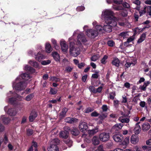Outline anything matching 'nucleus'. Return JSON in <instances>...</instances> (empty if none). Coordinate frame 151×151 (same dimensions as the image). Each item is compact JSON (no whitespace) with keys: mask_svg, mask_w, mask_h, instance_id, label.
Segmentation results:
<instances>
[{"mask_svg":"<svg viewBox=\"0 0 151 151\" xmlns=\"http://www.w3.org/2000/svg\"><path fill=\"white\" fill-rule=\"evenodd\" d=\"M101 17L105 20L106 25L102 27L101 32L103 30L110 32L112 30V27L116 25V21H118V19L114 17V13L111 10H105L102 12Z\"/></svg>","mask_w":151,"mask_h":151,"instance_id":"nucleus-1","label":"nucleus"},{"mask_svg":"<svg viewBox=\"0 0 151 151\" xmlns=\"http://www.w3.org/2000/svg\"><path fill=\"white\" fill-rule=\"evenodd\" d=\"M20 77L26 81L29 80L30 78V76L27 74L23 73L21 76L17 78L16 80V83H13V87L14 89L17 91H21L24 89L27 86V83L25 82H22L20 81Z\"/></svg>","mask_w":151,"mask_h":151,"instance_id":"nucleus-2","label":"nucleus"},{"mask_svg":"<svg viewBox=\"0 0 151 151\" xmlns=\"http://www.w3.org/2000/svg\"><path fill=\"white\" fill-rule=\"evenodd\" d=\"M102 27L101 25L96 26L95 29H90L86 31L87 35L91 38H94L96 37L98 33L102 30Z\"/></svg>","mask_w":151,"mask_h":151,"instance_id":"nucleus-3","label":"nucleus"},{"mask_svg":"<svg viewBox=\"0 0 151 151\" xmlns=\"http://www.w3.org/2000/svg\"><path fill=\"white\" fill-rule=\"evenodd\" d=\"M69 53L70 55L73 57H76L80 53V50L79 47L73 45L72 42H70Z\"/></svg>","mask_w":151,"mask_h":151,"instance_id":"nucleus-4","label":"nucleus"},{"mask_svg":"<svg viewBox=\"0 0 151 151\" xmlns=\"http://www.w3.org/2000/svg\"><path fill=\"white\" fill-rule=\"evenodd\" d=\"M110 136L109 133L103 132L100 134L99 138L100 140L103 142H106L109 139Z\"/></svg>","mask_w":151,"mask_h":151,"instance_id":"nucleus-5","label":"nucleus"},{"mask_svg":"<svg viewBox=\"0 0 151 151\" xmlns=\"http://www.w3.org/2000/svg\"><path fill=\"white\" fill-rule=\"evenodd\" d=\"M114 3L116 5H114L113 6L114 9H123L122 7H120V6L123 1V0H113Z\"/></svg>","mask_w":151,"mask_h":151,"instance_id":"nucleus-6","label":"nucleus"},{"mask_svg":"<svg viewBox=\"0 0 151 151\" xmlns=\"http://www.w3.org/2000/svg\"><path fill=\"white\" fill-rule=\"evenodd\" d=\"M79 128L81 131L84 132L88 128L87 124L85 122H82L79 125Z\"/></svg>","mask_w":151,"mask_h":151,"instance_id":"nucleus-7","label":"nucleus"},{"mask_svg":"<svg viewBox=\"0 0 151 151\" xmlns=\"http://www.w3.org/2000/svg\"><path fill=\"white\" fill-rule=\"evenodd\" d=\"M77 37L78 40L79 42H82L83 43H85L87 41L85 35L83 33H81L78 34Z\"/></svg>","mask_w":151,"mask_h":151,"instance_id":"nucleus-8","label":"nucleus"},{"mask_svg":"<svg viewBox=\"0 0 151 151\" xmlns=\"http://www.w3.org/2000/svg\"><path fill=\"white\" fill-rule=\"evenodd\" d=\"M60 45L62 51L64 52H67L68 50V47L65 41L62 40L60 41Z\"/></svg>","mask_w":151,"mask_h":151,"instance_id":"nucleus-9","label":"nucleus"},{"mask_svg":"<svg viewBox=\"0 0 151 151\" xmlns=\"http://www.w3.org/2000/svg\"><path fill=\"white\" fill-rule=\"evenodd\" d=\"M113 138L114 140L116 142H120L123 139V135L119 134L114 135Z\"/></svg>","mask_w":151,"mask_h":151,"instance_id":"nucleus-10","label":"nucleus"},{"mask_svg":"<svg viewBox=\"0 0 151 151\" xmlns=\"http://www.w3.org/2000/svg\"><path fill=\"white\" fill-rule=\"evenodd\" d=\"M23 98L20 96H18L17 95V99L13 97L9 99V102L12 104H14L15 102L17 100L21 101L22 100Z\"/></svg>","mask_w":151,"mask_h":151,"instance_id":"nucleus-11","label":"nucleus"},{"mask_svg":"<svg viewBox=\"0 0 151 151\" xmlns=\"http://www.w3.org/2000/svg\"><path fill=\"white\" fill-rule=\"evenodd\" d=\"M130 141L132 144H136L139 141V138L137 135L133 134L131 136Z\"/></svg>","mask_w":151,"mask_h":151,"instance_id":"nucleus-12","label":"nucleus"},{"mask_svg":"<svg viewBox=\"0 0 151 151\" xmlns=\"http://www.w3.org/2000/svg\"><path fill=\"white\" fill-rule=\"evenodd\" d=\"M65 121L67 123L72 124L77 122L78 119L74 118L67 117L65 119Z\"/></svg>","mask_w":151,"mask_h":151,"instance_id":"nucleus-13","label":"nucleus"},{"mask_svg":"<svg viewBox=\"0 0 151 151\" xmlns=\"http://www.w3.org/2000/svg\"><path fill=\"white\" fill-rule=\"evenodd\" d=\"M59 136L60 137L66 139L68 137V133L66 131H62L60 133Z\"/></svg>","mask_w":151,"mask_h":151,"instance_id":"nucleus-14","label":"nucleus"},{"mask_svg":"<svg viewBox=\"0 0 151 151\" xmlns=\"http://www.w3.org/2000/svg\"><path fill=\"white\" fill-rule=\"evenodd\" d=\"M37 116L36 112L35 111H32L29 116V121L30 122H32L35 119Z\"/></svg>","mask_w":151,"mask_h":151,"instance_id":"nucleus-15","label":"nucleus"},{"mask_svg":"<svg viewBox=\"0 0 151 151\" xmlns=\"http://www.w3.org/2000/svg\"><path fill=\"white\" fill-rule=\"evenodd\" d=\"M150 125L147 123L143 124L142 126V129L144 132L148 130L150 128Z\"/></svg>","mask_w":151,"mask_h":151,"instance_id":"nucleus-16","label":"nucleus"},{"mask_svg":"<svg viewBox=\"0 0 151 151\" xmlns=\"http://www.w3.org/2000/svg\"><path fill=\"white\" fill-rule=\"evenodd\" d=\"M99 139V137L96 136H94L92 139V142L93 144L94 145H97L100 143Z\"/></svg>","mask_w":151,"mask_h":151,"instance_id":"nucleus-17","label":"nucleus"},{"mask_svg":"<svg viewBox=\"0 0 151 151\" xmlns=\"http://www.w3.org/2000/svg\"><path fill=\"white\" fill-rule=\"evenodd\" d=\"M48 151H58V148L57 146L55 145H51L48 148Z\"/></svg>","mask_w":151,"mask_h":151,"instance_id":"nucleus-18","label":"nucleus"},{"mask_svg":"<svg viewBox=\"0 0 151 151\" xmlns=\"http://www.w3.org/2000/svg\"><path fill=\"white\" fill-rule=\"evenodd\" d=\"M45 50L47 53H50L52 50V48L50 45L48 43H47L45 44Z\"/></svg>","mask_w":151,"mask_h":151,"instance_id":"nucleus-19","label":"nucleus"},{"mask_svg":"<svg viewBox=\"0 0 151 151\" xmlns=\"http://www.w3.org/2000/svg\"><path fill=\"white\" fill-rule=\"evenodd\" d=\"M119 120L122 123H128L129 122V119L128 118H124V116H121L119 119Z\"/></svg>","mask_w":151,"mask_h":151,"instance_id":"nucleus-20","label":"nucleus"},{"mask_svg":"<svg viewBox=\"0 0 151 151\" xmlns=\"http://www.w3.org/2000/svg\"><path fill=\"white\" fill-rule=\"evenodd\" d=\"M1 119L3 121V122L5 124L8 123L10 121V119L6 117L4 115L1 116Z\"/></svg>","mask_w":151,"mask_h":151,"instance_id":"nucleus-21","label":"nucleus"},{"mask_svg":"<svg viewBox=\"0 0 151 151\" xmlns=\"http://www.w3.org/2000/svg\"><path fill=\"white\" fill-rule=\"evenodd\" d=\"M24 69L25 70L32 73L35 72V70L34 68L27 65H25Z\"/></svg>","mask_w":151,"mask_h":151,"instance_id":"nucleus-22","label":"nucleus"},{"mask_svg":"<svg viewBox=\"0 0 151 151\" xmlns=\"http://www.w3.org/2000/svg\"><path fill=\"white\" fill-rule=\"evenodd\" d=\"M68 109L66 108H64L60 114L59 116L60 117L62 118L64 117L65 116L66 113Z\"/></svg>","mask_w":151,"mask_h":151,"instance_id":"nucleus-23","label":"nucleus"},{"mask_svg":"<svg viewBox=\"0 0 151 151\" xmlns=\"http://www.w3.org/2000/svg\"><path fill=\"white\" fill-rule=\"evenodd\" d=\"M140 123V122H139L136 124V126L134 129V131L137 134H139L141 131V128L139 125Z\"/></svg>","mask_w":151,"mask_h":151,"instance_id":"nucleus-24","label":"nucleus"},{"mask_svg":"<svg viewBox=\"0 0 151 151\" xmlns=\"http://www.w3.org/2000/svg\"><path fill=\"white\" fill-rule=\"evenodd\" d=\"M35 59L39 61H41L42 59L44 58V56L39 52H38L37 55H35Z\"/></svg>","mask_w":151,"mask_h":151,"instance_id":"nucleus-25","label":"nucleus"},{"mask_svg":"<svg viewBox=\"0 0 151 151\" xmlns=\"http://www.w3.org/2000/svg\"><path fill=\"white\" fill-rule=\"evenodd\" d=\"M146 36V34L145 33H143L140 36V38L138 39L137 41V42L138 43H140L142 42L143 41H144L145 38Z\"/></svg>","mask_w":151,"mask_h":151,"instance_id":"nucleus-26","label":"nucleus"},{"mask_svg":"<svg viewBox=\"0 0 151 151\" xmlns=\"http://www.w3.org/2000/svg\"><path fill=\"white\" fill-rule=\"evenodd\" d=\"M134 39V36L133 35L130 37L127 40V41L124 42V44L125 46H127V44H129L130 42L133 41Z\"/></svg>","mask_w":151,"mask_h":151,"instance_id":"nucleus-27","label":"nucleus"},{"mask_svg":"<svg viewBox=\"0 0 151 151\" xmlns=\"http://www.w3.org/2000/svg\"><path fill=\"white\" fill-rule=\"evenodd\" d=\"M70 131L72 134L74 136L78 135L79 133V131L76 128L73 129Z\"/></svg>","mask_w":151,"mask_h":151,"instance_id":"nucleus-28","label":"nucleus"},{"mask_svg":"<svg viewBox=\"0 0 151 151\" xmlns=\"http://www.w3.org/2000/svg\"><path fill=\"white\" fill-rule=\"evenodd\" d=\"M112 64L116 67H119L120 63V61L118 59L114 58L112 62Z\"/></svg>","mask_w":151,"mask_h":151,"instance_id":"nucleus-29","label":"nucleus"},{"mask_svg":"<svg viewBox=\"0 0 151 151\" xmlns=\"http://www.w3.org/2000/svg\"><path fill=\"white\" fill-rule=\"evenodd\" d=\"M52 56L54 59L56 61H58L60 60V56L58 53L56 52H54L52 53Z\"/></svg>","mask_w":151,"mask_h":151,"instance_id":"nucleus-30","label":"nucleus"},{"mask_svg":"<svg viewBox=\"0 0 151 151\" xmlns=\"http://www.w3.org/2000/svg\"><path fill=\"white\" fill-rule=\"evenodd\" d=\"M8 114L10 116H14L16 114V111L13 109H8Z\"/></svg>","mask_w":151,"mask_h":151,"instance_id":"nucleus-31","label":"nucleus"},{"mask_svg":"<svg viewBox=\"0 0 151 151\" xmlns=\"http://www.w3.org/2000/svg\"><path fill=\"white\" fill-rule=\"evenodd\" d=\"M2 141L4 142L5 145H6L8 142V138L6 136L5 134L4 136V139H3L2 138H0V146H1V143Z\"/></svg>","mask_w":151,"mask_h":151,"instance_id":"nucleus-32","label":"nucleus"},{"mask_svg":"<svg viewBox=\"0 0 151 151\" xmlns=\"http://www.w3.org/2000/svg\"><path fill=\"white\" fill-rule=\"evenodd\" d=\"M60 143L59 140L57 138L54 139L51 141L50 144L51 145H56Z\"/></svg>","mask_w":151,"mask_h":151,"instance_id":"nucleus-33","label":"nucleus"},{"mask_svg":"<svg viewBox=\"0 0 151 151\" xmlns=\"http://www.w3.org/2000/svg\"><path fill=\"white\" fill-rule=\"evenodd\" d=\"M123 124H117L114 125L113 127V129L116 130H118L122 129L123 127Z\"/></svg>","mask_w":151,"mask_h":151,"instance_id":"nucleus-34","label":"nucleus"},{"mask_svg":"<svg viewBox=\"0 0 151 151\" xmlns=\"http://www.w3.org/2000/svg\"><path fill=\"white\" fill-rule=\"evenodd\" d=\"M129 138L127 137L125 138L124 140L122 142V145H124L127 146L129 143Z\"/></svg>","mask_w":151,"mask_h":151,"instance_id":"nucleus-35","label":"nucleus"},{"mask_svg":"<svg viewBox=\"0 0 151 151\" xmlns=\"http://www.w3.org/2000/svg\"><path fill=\"white\" fill-rule=\"evenodd\" d=\"M119 36L123 38H126L128 37L129 35L127 32H123L120 33L119 34Z\"/></svg>","mask_w":151,"mask_h":151,"instance_id":"nucleus-36","label":"nucleus"},{"mask_svg":"<svg viewBox=\"0 0 151 151\" xmlns=\"http://www.w3.org/2000/svg\"><path fill=\"white\" fill-rule=\"evenodd\" d=\"M98 131V129L96 128L94 129L89 130L88 133L90 135H92L95 134Z\"/></svg>","mask_w":151,"mask_h":151,"instance_id":"nucleus-37","label":"nucleus"},{"mask_svg":"<svg viewBox=\"0 0 151 151\" xmlns=\"http://www.w3.org/2000/svg\"><path fill=\"white\" fill-rule=\"evenodd\" d=\"M149 84V81H147L146 82L144 83V84L143 86H140L139 89L144 91H145L146 90V87Z\"/></svg>","mask_w":151,"mask_h":151,"instance_id":"nucleus-38","label":"nucleus"},{"mask_svg":"<svg viewBox=\"0 0 151 151\" xmlns=\"http://www.w3.org/2000/svg\"><path fill=\"white\" fill-rule=\"evenodd\" d=\"M29 63L31 65L34 66L35 67L37 68L38 66V64L36 61H32L31 60H29Z\"/></svg>","mask_w":151,"mask_h":151,"instance_id":"nucleus-39","label":"nucleus"},{"mask_svg":"<svg viewBox=\"0 0 151 151\" xmlns=\"http://www.w3.org/2000/svg\"><path fill=\"white\" fill-rule=\"evenodd\" d=\"M108 58V56L107 55H104L101 60V63L103 64H105L107 62L106 60Z\"/></svg>","mask_w":151,"mask_h":151,"instance_id":"nucleus-40","label":"nucleus"},{"mask_svg":"<svg viewBox=\"0 0 151 151\" xmlns=\"http://www.w3.org/2000/svg\"><path fill=\"white\" fill-rule=\"evenodd\" d=\"M100 56L99 55H95L92 56L91 58V60L92 61H95L99 58Z\"/></svg>","mask_w":151,"mask_h":151,"instance_id":"nucleus-41","label":"nucleus"},{"mask_svg":"<svg viewBox=\"0 0 151 151\" xmlns=\"http://www.w3.org/2000/svg\"><path fill=\"white\" fill-rule=\"evenodd\" d=\"M34 96L33 93L30 94L27 96L25 98V100L27 101H30Z\"/></svg>","mask_w":151,"mask_h":151,"instance_id":"nucleus-42","label":"nucleus"},{"mask_svg":"<svg viewBox=\"0 0 151 151\" xmlns=\"http://www.w3.org/2000/svg\"><path fill=\"white\" fill-rule=\"evenodd\" d=\"M57 90L55 88H50V93L51 95L55 94L57 92Z\"/></svg>","mask_w":151,"mask_h":151,"instance_id":"nucleus-43","label":"nucleus"},{"mask_svg":"<svg viewBox=\"0 0 151 151\" xmlns=\"http://www.w3.org/2000/svg\"><path fill=\"white\" fill-rule=\"evenodd\" d=\"M122 7L123 9H124L123 7L125 8H128L130 7V6L129 4L126 2H125L123 4H121L120 6V7Z\"/></svg>","mask_w":151,"mask_h":151,"instance_id":"nucleus-44","label":"nucleus"},{"mask_svg":"<svg viewBox=\"0 0 151 151\" xmlns=\"http://www.w3.org/2000/svg\"><path fill=\"white\" fill-rule=\"evenodd\" d=\"M134 3L137 5V7L135 9H139L140 7L139 6L140 4V2L139 0H136L134 1Z\"/></svg>","mask_w":151,"mask_h":151,"instance_id":"nucleus-45","label":"nucleus"},{"mask_svg":"<svg viewBox=\"0 0 151 151\" xmlns=\"http://www.w3.org/2000/svg\"><path fill=\"white\" fill-rule=\"evenodd\" d=\"M66 144H68V146L70 147L72 145V141L69 139H67L66 140L64 141Z\"/></svg>","mask_w":151,"mask_h":151,"instance_id":"nucleus-46","label":"nucleus"},{"mask_svg":"<svg viewBox=\"0 0 151 151\" xmlns=\"http://www.w3.org/2000/svg\"><path fill=\"white\" fill-rule=\"evenodd\" d=\"M73 68V67L70 66H67L65 69V71L67 72H70L71 71Z\"/></svg>","mask_w":151,"mask_h":151,"instance_id":"nucleus-47","label":"nucleus"},{"mask_svg":"<svg viewBox=\"0 0 151 151\" xmlns=\"http://www.w3.org/2000/svg\"><path fill=\"white\" fill-rule=\"evenodd\" d=\"M50 80L51 81L58 82L60 81V79L55 77L52 76L50 78Z\"/></svg>","mask_w":151,"mask_h":151,"instance_id":"nucleus-48","label":"nucleus"},{"mask_svg":"<svg viewBox=\"0 0 151 151\" xmlns=\"http://www.w3.org/2000/svg\"><path fill=\"white\" fill-rule=\"evenodd\" d=\"M114 42L112 40L109 41L108 42L107 44L110 47H113L114 45Z\"/></svg>","mask_w":151,"mask_h":151,"instance_id":"nucleus-49","label":"nucleus"},{"mask_svg":"<svg viewBox=\"0 0 151 151\" xmlns=\"http://www.w3.org/2000/svg\"><path fill=\"white\" fill-rule=\"evenodd\" d=\"M99 76V72H96L95 73L93 74L92 75V77L96 79Z\"/></svg>","mask_w":151,"mask_h":151,"instance_id":"nucleus-50","label":"nucleus"},{"mask_svg":"<svg viewBox=\"0 0 151 151\" xmlns=\"http://www.w3.org/2000/svg\"><path fill=\"white\" fill-rule=\"evenodd\" d=\"M50 62V61L49 60L47 61L44 60L41 62V64L43 65H45L49 64Z\"/></svg>","mask_w":151,"mask_h":151,"instance_id":"nucleus-51","label":"nucleus"},{"mask_svg":"<svg viewBox=\"0 0 151 151\" xmlns=\"http://www.w3.org/2000/svg\"><path fill=\"white\" fill-rule=\"evenodd\" d=\"M89 89L93 93H96V89H95L94 87L93 86H90L89 87Z\"/></svg>","mask_w":151,"mask_h":151,"instance_id":"nucleus-52","label":"nucleus"},{"mask_svg":"<svg viewBox=\"0 0 151 151\" xmlns=\"http://www.w3.org/2000/svg\"><path fill=\"white\" fill-rule=\"evenodd\" d=\"M51 41H52V43L54 45V46H55V48L56 49H58V47L57 45L56 41L54 39H52L51 40Z\"/></svg>","mask_w":151,"mask_h":151,"instance_id":"nucleus-53","label":"nucleus"},{"mask_svg":"<svg viewBox=\"0 0 151 151\" xmlns=\"http://www.w3.org/2000/svg\"><path fill=\"white\" fill-rule=\"evenodd\" d=\"M134 65L133 63L127 62L125 65L126 67L128 68L131 65L132 66H134Z\"/></svg>","mask_w":151,"mask_h":151,"instance_id":"nucleus-54","label":"nucleus"},{"mask_svg":"<svg viewBox=\"0 0 151 151\" xmlns=\"http://www.w3.org/2000/svg\"><path fill=\"white\" fill-rule=\"evenodd\" d=\"M115 96V93L114 92H113L109 94V98L111 99H114Z\"/></svg>","mask_w":151,"mask_h":151,"instance_id":"nucleus-55","label":"nucleus"},{"mask_svg":"<svg viewBox=\"0 0 151 151\" xmlns=\"http://www.w3.org/2000/svg\"><path fill=\"white\" fill-rule=\"evenodd\" d=\"M107 114L106 113H105V114H103L101 115H100L99 116V118L101 120H103L104 118H106L107 117Z\"/></svg>","mask_w":151,"mask_h":151,"instance_id":"nucleus-56","label":"nucleus"},{"mask_svg":"<svg viewBox=\"0 0 151 151\" xmlns=\"http://www.w3.org/2000/svg\"><path fill=\"white\" fill-rule=\"evenodd\" d=\"M33 131L31 129H28L27 131V134L28 135L30 136L33 133Z\"/></svg>","mask_w":151,"mask_h":151,"instance_id":"nucleus-57","label":"nucleus"},{"mask_svg":"<svg viewBox=\"0 0 151 151\" xmlns=\"http://www.w3.org/2000/svg\"><path fill=\"white\" fill-rule=\"evenodd\" d=\"M60 101V98L58 99H55V100H50L49 101V102L52 103L53 104H55L57 102V101Z\"/></svg>","mask_w":151,"mask_h":151,"instance_id":"nucleus-58","label":"nucleus"},{"mask_svg":"<svg viewBox=\"0 0 151 151\" xmlns=\"http://www.w3.org/2000/svg\"><path fill=\"white\" fill-rule=\"evenodd\" d=\"M96 151H103V146L102 145H100L98 147Z\"/></svg>","mask_w":151,"mask_h":151,"instance_id":"nucleus-59","label":"nucleus"},{"mask_svg":"<svg viewBox=\"0 0 151 151\" xmlns=\"http://www.w3.org/2000/svg\"><path fill=\"white\" fill-rule=\"evenodd\" d=\"M99 114L96 111H94L91 114V116H99Z\"/></svg>","mask_w":151,"mask_h":151,"instance_id":"nucleus-60","label":"nucleus"},{"mask_svg":"<svg viewBox=\"0 0 151 151\" xmlns=\"http://www.w3.org/2000/svg\"><path fill=\"white\" fill-rule=\"evenodd\" d=\"M134 17L135 19H136V21H138V19L139 18V16L138 13L136 12L134 14Z\"/></svg>","mask_w":151,"mask_h":151,"instance_id":"nucleus-61","label":"nucleus"},{"mask_svg":"<svg viewBox=\"0 0 151 151\" xmlns=\"http://www.w3.org/2000/svg\"><path fill=\"white\" fill-rule=\"evenodd\" d=\"M139 105L142 107H145V103L144 101H141L139 104Z\"/></svg>","mask_w":151,"mask_h":151,"instance_id":"nucleus-62","label":"nucleus"},{"mask_svg":"<svg viewBox=\"0 0 151 151\" xmlns=\"http://www.w3.org/2000/svg\"><path fill=\"white\" fill-rule=\"evenodd\" d=\"M121 15L124 17H126L127 15V13L126 10H124L121 13Z\"/></svg>","mask_w":151,"mask_h":151,"instance_id":"nucleus-63","label":"nucleus"},{"mask_svg":"<svg viewBox=\"0 0 151 151\" xmlns=\"http://www.w3.org/2000/svg\"><path fill=\"white\" fill-rule=\"evenodd\" d=\"M92 111V109L90 108H88L85 110V112L86 113H88Z\"/></svg>","mask_w":151,"mask_h":151,"instance_id":"nucleus-64","label":"nucleus"}]
</instances>
